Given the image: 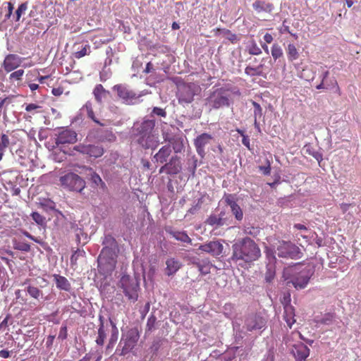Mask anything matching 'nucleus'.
I'll list each match as a JSON object with an SVG mask.
<instances>
[{
  "label": "nucleus",
  "instance_id": "obj_1",
  "mask_svg": "<svg viewBox=\"0 0 361 361\" xmlns=\"http://www.w3.org/2000/svg\"><path fill=\"white\" fill-rule=\"evenodd\" d=\"M133 140L145 149H156L160 142L159 133L155 130V121L152 119L144 120L133 128Z\"/></svg>",
  "mask_w": 361,
  "mask_h": 361
},
{
  "label": "nucleus",
  "instance_id": "obj_2",
  "mask_svg": "<svg viewBox=\"0 0 361 361\" xmlns=\"http://www.w3.org/2000/svg\"><path fill=\"white\" fill-rule=\"evenodd\" d=\"M261 257L258 245L250 237L238 240L232 245L231 259L234 262L243 261L251 263Z\"/></svg>",
  "mask_w": 361,
  "mask_h": 361
},
{
  "label": "nucleus",
  "instance_id": "obj_3",
  "mask_svg": "<svg viewBox=\"0 0 361 361\" xmlns=\"http://www.w3.org/2000/svg\"><path fill=\"white\" fill-rule=\"evenodd\" d=\"M61 185L70 191L81 192L86 183L82 178L75 173H68L59 178Z\"/></svg>",
  "mask_w": 361,
  "mask_h": 361
},
{
  "label": "nucleus",
  "instance_id": "obj_4",
  "mask_svg": "<svg viewBox=\"0 0 361 361\" xmlns=\"http://www.w3.org/2000/svg\"><path fill=\"white\" fill-rule=\"evenodd\" d=\"M139 337L138 331L136 329H130L122 336L117 351H119L121 348V355L129 353L136 345Z\"/></svg>",
  "mask_w": 361,
  "mask_h": 361
},
{
  "label": "nucleus",
  "instance_id": "obj_5",
  "mask_svg": "<svg viewBox=\"0 0 361 361\" xmlns=\"http://www.w3.org/2000/svg\"><path fill=\"white\" fill-rule=\"evenodd\" d=\"M121 287L129 300L135 302L138 298L139 283L135 279L129 276H123L120 280Z\"/></svg>",
  "mask_w": 361,
  "mask_h": 361
},
{
  "label": "nucleus",
  "instance_id": "obj_6",
  "mask_svg": "<svg viewBox=\"0 0 361 361\" xmlns=\"http://www.w3.org/2000/svg\"><path fill=\"white\" fill-rule=\"evenodd\" d=\"M226 92V90L223 87L214 90L206 99L207 104H209L213 109L229 106L230 101Z\"/></svg>",
  "mask_w": 361,
  "mask_h": 361
},
{
  "label": "nucleus",
  "instance_id": "obj_7",
  "mask_svg": "<svg viewBox=\"0 0 361 361\" xmlns=\"http://www.w3.org/2000/svg\"><path fill=\"white\" fill-rule=\"evenodd\" d=\"M277 252L278 256L283 258L299 259L302 255L300 249L290 241L279 242Z\"/></svg>",
  "mask_w": 361,
  "mask_h": 361
},
{
  "label": "nucleus",
  "instance_id": "obj_8",
  "mask_svg": "<svg viewBox=\"0 0 361 361\" xmlns=\"http://www.w3.org/2000/svg\"><path fill=\"white\" fill-rule=\"evenodd\" d=\"M113 90L117 92L118 97L126 104H136L141 97V94H137L128 87L122 84L114 85Z\"/></svg>",
  "mask_w": 361,
  "mask_h": 361
},
{
  "label": "nucleus",
  "instance_id": "obj_9",
  "mask_svg": "<svg viewBox=\"0 0 361 361\" xmlns=\"http://www.w3.org/2000/svg\"><path fill=\"white\" fill-rule=\"evenodd\" d=\"M74 149L82 154L94 158L100 157L104 154V149L100 145H78L74 147Z\"/></svg>",
  "mask_w": 361,
  "mask_h": 361
},
{
  "label": "nucleus",
  "instance_id": "obj_10",
  "mask_svg": "<svg viewBox=\"0 0 361 361\" xmlns=\"http://www.w3.org/2000/svg\"><path fill=\"white\" fill-rule=\"evenodd\" d=\"M182 166L180 157L173 156L169 161L162 166L159 169V173L164 172L169 175H176L181 171Z\"/></svg>",
  "mask_w": 361,
  "mask_h": 361
},
{
  "label": "nucleus",
  "instance_id": "obj_11",
  "mask_svg": "<svg viewBox=\"0 0 361 361\" xmlns=\"http://www.w3.org/2000/svg\"><path fill=\"white\" fill-rule=\"evenodd\" d=\"M213 137L208 133H204L198 135L194 140V145L195 147L197 153L200 157L204 158L206 152L204 150L205 146L211 142Z\"/></svg>",
  "mask_w": 361,
  "mask_h": 361
},
{
  "label": "nucleus",
  "instance_id": "obj_12",
  "mask_svg": "<svg viewBox=\"0 0 361 361\" xmlns=\"http://www.w3.org/2000/svg\"><path fill=\"white\" fill-rule=\"evenodd\" d=\"M77 141V133L71 129H64L59 133L56 138V145L73 144Z\"/></svg>",
  "mask_w": 361,
  "mask_h": 361
},
{
  "label": "nucleus",
  "instance_id": "obj_13",
  "mask_svg": "<svg viewBox=\"0 0 361 361\" xmlns=\"http://www.w3.org/2000/svg\"><path fill=\"white\" fill-rule=\"evenodd\" d=\"M310 276V271L305 269L298 273L297 276H293L291 283L296 289H303L308 284Z\"/></svg>",
  "mask_w": 361,
  "mask_h": 361
},
{
  "label": "nucleus",
  "instance_id": "obj_14",
  "mask_svg": "<svg viewBox=\"0 0 361 361\" xmlns=\"http://www.w3.org/2000/svg\"><path fill=\"white\" fill-rule=\"evenodd\" d=\"M223 245L219 241H209V243L200 245L198 248V250L215 257L220 255L223 252Z\"/></svg>",
  "mask_w": 361,
  "mask_h": 361
},
{
  "label": "nucleus",
  "instance_id": "obj_15",
  "mask_svg": "<svg viewBox=\"0 0 361 361\" xmlns=\"http://www.w3.org/2000/svg\"><path fill=\"white\" fill-rule=\"evenodd\" d=\"M23 59H24L20 57L19 56H18L16 54H8L5 57V59L4 60V63H3V66H4V70L7 73H9V72L15 70L16 68H17L18 67H19L21 65Z\"/></svg>",
  "mask_w": 361,
  "mask_h": 361
},
{
  "label": "nucleus",
  "instance_id": "obj_16",
  "mask_svg": "<svg viewBox=\"0 0 361 361\" xmlns=\"http://www.w3.org/2000/svg\"><path fill=\"white\" fill-rule=\"evenodd\" d=\"M195 93L190 85L183 86L178 92V99L180 104H190L194 100Z\"/></svg>",
  "mask_w": 361,
  "mask_h": 361
},
{
  "label": "nucleus",
  "instance_id": "obj_17",
  "mask_svg": "<svg viewBox=\"0 0 361 361\" xmlns=\"http://www.w3.org/2000/svg\"><path fill=\"white\" fill-rule=\"evenodd\" d=\"M116 260L113 258L106 259L103 255L98 257V268L104 274H111L115 269Z\"/></svg>",
  "mask_w": 361,
  "mask_h": 361
},
{
  "label": "nucleus",
  "instance_id": "obj_18",
  "mask_svg": "<svg viewBox=\"0 0 361 361\" xmlns=\"http://www.w3.org/2000/svg\"><path fill=\"white\" fill-rule=\"evenodd\" d=\"M292 353L297 361H303L309 356L310 349L306 345L300 342L293 345Z\"/></svg>",
  "mask_w": 361,
  "mask_h": 361
},
{
  "label": "nucleus",
  "instance_id": "obj_19",
  "mask_svg": "<svg viewBox=\"0 0 361 361\" xmlns=\"http://www.w3.org/2000/svg\"><path fill=\"white\" fill-rule=\"evenodd\" d=\"M165 273L168 276L174 275L182 267L181 262L173 257H171L166 261Z\"/></svg>",
  "mask_w": 361,
  "mask_h": 361
},
{
  "label": "nucleus",
  "instance_id": "obj_20",
  "mask_svg": "<svg viewBox=\"0 0 361 361\" xmlns=\"http://www.w3.org/2000/svg\"><path fill=\"white\" fill-rule=\"evenodd\" d=\"M171 154V146L166 145L161 147L159 150L154 155L153 159L155 162L163 164L167 161V159Z\"/></svg>",
  "mask_w": 361,
  "mask_h": 361
},
{
  "label": "nucleus",
  "instance_id": "obj_21",
  "mask_svg": "<svg viewBox=\"0 0 361 361\" xmlns=\"http://www.w3.org/2000/svg\"><path fill=\"white\" fill-rule=\"evenodd\" d=\"M225 212H221L219 216L211 214L206 220L205 223L211 226L220 227L224 225V216Z\"/></svg>",
  "mask_w": 361,
  "mask_h": 361
},
{
  "label": "nucleus",
  "instance_id": "obj_22",
  "mask_svg": "<svg viewBox=\"0 0 361 361\" xmlns=\"http://www.w3.org/2000/svg\"><path fill=\"white\" fill-rule=\"evenodd\" d=\"M226 204L230 206L233 214L238 221H241L243 218V213L240 206L233 200L228 197L225 200Z\"/></svg>",
  "mask_w": 361,
  "mask_h": 361
},
{
  "label": "nucleus",
  "instance_id": "obj_23",
  "mask_svg": "<svg viewBox=\"0 0 361 361\" xmlns=\"http://www.w3.org/2000/svg\"><path fill=\"white\" fill-rule=\"evenodd\" d=\"M252 7L257 13L267 12L271 13L274 9V5L271 3H267L264 1L257 0L252 4Z\"/></svg>",
  "mask_w": 361,
  "mask_h": 361
},
{
  "label": "nucleus",
  "instance_id": "obj_24",
  "mask_svg": "<svg viewBox=\"0 0 361 361\" xmlns=\"http://www.w3.org/2000/svg\"><path fill=\"white\" fill-rule=\"evenodd\" d=\"M245 325L247 330L251 331L252 330L262 329L264 326V322L261 318L250 317L247 319Z\"/></svg>",
  "mask_w": 361,
  "mask_h": 361
},
{
  "label": "nucleus",
  "instance_id": "obj_25",
  "mask_svg": "<svg viewBox=\"0 0 361 361\" xmlns=\"http://www.w3.org/2000/svg\"><path fill=\"white\" fill-rule=\"evenodd\" d=\"M283 318L289 328H291L295 322L294 309L292 306L286 305L284 307Z\"/></svg>",
  "mask_w": 361,
  "mask_h": 361
},
{
  "label": "nucleus",
  "instance_id": "obj_26",
  "mask_svg": "<svg viewBox=\"0 0 361 361\" xmlns=\"http://www.w3.org/2000/svg\"><path fill=\"white\" fill-rule=\"evenodd\" d=\"M54 278L56 282V287L60 290L68 291L71 289V283L67 279L59 274H54Z\"/></svg>",
  "mask_w": 361,
  "mask_h": 361
},
{
  "label": "nucleus",
  "instance_id": "obj_27",
  "mask_svg": "<svg viewBox=\"0 0 361 361\" xmlns=\"http://www.w3.org/2000/svg\"><path fill=\"white\" fill-rule=\"evenodd\" d=\"M166 232L169 233L173 238H174L177 240L187 243H192L191 238L184 231H173L170 229L166 230Z\"/></svg>",
  "mask_w": 361,
  "mask_h": 361
},
{
  "label": "nucleus",
  "instance_id": "obj_28",
  "mask_svg": "<svg viewBox=\"0 0 361 361\" xmlns=\"http://www.w3.org/2000/svg\"><path fill=\"white\" fill-rule=\"evenodd\" d=\"M202 275H207L211 272L212 264L208 258L201 260V262L196 267Z\"/></svg>",
  "mask_w": 361,
  "mask_h": 361
},
{
  "label": "nucleus",
  "instance_id": "obj_29",
  "mask_svg": "<svg viewBox=\"0 0 361 361\" xmlns=\"http://www.w3.org/2000/svg\"><path fill=\"white\" fill-rule=\"evenodd\" d=\"M165 141H168L169 142V145H172V147L176 153L181 152L183 150L184 145L183 141L180 138H164Z\"/></svg>",
  "mask_w": 361,
  "mask_h": 361
},
{
  "label": "nucleus",
  "instance_id": "obj_30",
  "mask_svg": "<svg viewBox=\"0 0 361 361\" xmlns=\"http://www.w3.org/2000/svg\"><path fill=\"white\" fill-rule=\"evenodd\" d=\"M287 57L289 61L293 62L299 57V52L293 44H288L286 47Z\"/></svg>",
  "mask_w": 361,
  "mask_h": 361
},
{
  "label": "nucleus",
  "instance_id": "obj_31",
  "mask_svg": "<svg viewBox=\"0 0 361 361\" xmlns=\"http://www.w3.org/2000/svg\"><path fill=\"white\" fill-rule=\"evenodd\" d=\"M106 91L102 86V85H97L93 90V94L96 101L99 103L102 102V99L105 96Z\"/></svg>",
  "mask_w": 361,
  "mask_h": 361
},
{
  "label": "nucleus",
  "instance_id": "obj_32",
  "mask_svg": "<svg viewBox=\"0 0 361 361\" xmlns=\"http://www.w3.org/2000/svg\"><path fill=\"white\" fill-rule=\"evenodd\" d=\"M78 50L75 51L73 55L74 58L79 59L82 57H84L85 56H87L91 52V47L90 44H86L84 46H82L81 48H78Z\"/></svg>",
  "mask_w": 361,
  "mask_h": 361
},
{
  "label": "nucleus",
  "instance_id": "obj_33",
  "mask_svg": "<svg viewBox=\"0 0 361 361\" xmlns=\"http://www.w3.org/2000/svg\"><path fill=\"white\" fill-rule=\"evenodd\" d=\"M99 320H100V325L98 329V336L96 339V343L97 345H103L104 343V341H105L106 335V332L104 329L103 320L101 317L99 318Z\"/></svg>",
  "mask_w": 361,
  "mask_h": 361
},
{
  "label": "nucleus",
  "instance_id": "obj_34",
  "mask_svg": "<svg viewBox=\"0 0 361 361\" xmlns=\"http://www.w3.org/2000/svg\"><path fill=\"white\" fill-rule=\"evenodd\" d=\"M83 108L86 110L87 115L88 118L92 119L94 123L99 124V126H104V124L100 123L95 117L91 102H86V104L84 105Z\"/></svg>",
  "mask_w": 361,
  "mask_h": 361
},
{
  "label": "nucleus",
  "instance_id": "obj_35",
  "mask_svg": "<svg viewBox=\"0 0 361 361\" xmlns=\"http://www.w3.org/2000/svg\"><path fill=\"white\" fill-rule=\"evenodd\" d=\"M118 331L115 325L113 326V330L111 332V337L109 341V343L106 346V350H108L110 348H113L115 343H116L118 340Z\"/></svg>",
  "mask_w": 361,
  "mask_h": 361
},
{
  "label": "nucleus",
  "instance_id": "obj_36",
  "mask_svg": "<svg viewBox=\"0 0 361 361\" xmlns=\"http://www.w3.org/2000/svg\"><path fill=\"white\" fill-rule=\"evenodd\" d=\"M99 255H103L104 258L106 259H111L113 258L114 260H116V255L115 251L113 250L112 247L105 246L101 251V253Z\"/></svg>",
  "mask_w": 361,
  "mask_h": 361
},
{
  "label": "nucleus",
  "instance_id": "obj_37",
  "mask_svg": "<svg viewBox=\"0 0 361 361\" xmlns=\"http://www.w3.org/2000/svg\"><path fill=\"white\" fill-rule=\"evenodd\" d=\"M25 110L26 111L31 113L32 115L43 112L42 107L34 103L27 104L25 106Z\"/></svg>",
  "mask_w": 361,
  "mask_h": 361
},
{
  "label": "nucleus",
  "instance_id": "obj_38",
  "mask_svg": "<svg viewBox=\"0 0 361 361\" xmlns=\"http://www.w3.org/2000/svg\"><path fill=\"white\" fill-rule=\"evenodd\" d=\"M40 206L45 210H55L56 204L50 199H44L39 202Z\"/></svg>",
  "mask_w": 361,
  "mask_h": 361
},
{
  "label": "nucleus",
  "instance_id": "obj_39",
  "mask_svg": "<svg viewBox=\"0 0 361 361\" xmlns=\"http://www.w3.org/2000/svg\"><path fill=\"white\" fill-rule=\"evenodd\" d=\"M27 2H25V3H23L21 4L18 8H17V10L16 11V16H15V20L16 21H19L21 16L25 14V11H27Z\"/></svg>",
  "mask_w": 361,
  "mask_h": 361
},
{
  "label": "nucleus",
  "instance_id": "obj_40",
  "mask_svg": "<svg viewBox=\"0 0 361 361\" xmlns=\"http://www.w3.org/2000/svg\"><path fill=\"white\" fill-rule=\"evenodd\" d=\"M283 50L278 44H274L271 47V56L276 60L283 56Z\"/></svg>",
  "mask_w": 361,
  "mask_h": 361
},
{
  "label": "nucleus",
  "instance_id": "obj_41",
  "mask_svg": "<svg viewBox=\"0 0 361 361\" xmlns=\"http://www.w3.org/2000/svg\"><path fill=\"white\" fill-rule=\"evenodd\" d=\"M13 248L23 252H29L30 250V245L25 242H13Z\"/></svg>",
  "mask_w": 361,
  "mask_h": 361
},
{
  "label": "nucleus",
  "instance_id": "obj_42",
  "mask_svg": "<svg viewBox=\"0 0 361 361\" xmlns=\"http://www.w3.org/2000/svg\"><path fill=\"white\" fill-rule=\"evenodd\" d=\"M102 244L105 245V246H108L110 247H116L117 245L115 238L111 235H107L104 236Z\"/></svg>",
  "mask_w": 361,
  "mask_h": 361
},
{
  "label": "nucleus",
  "instance_id": "obj_43",
  "mask_svg": "<svg viewBox=\"0 0 361 361\" xmlns=\"http://www.w3.org/2000/svg\"><path fill=\"white\" fill-rule=\"evenodd\" d=\"M157 318L154 315L152 314L150 315L147 322L146 324V331H152L155 328Z\"/></svg>",
  "mask_w": 361,
  "mask_h": 361
},
{
  "label": "nucleus",
  "instance_id": "obj_44",
  "mask_svg": "<svg viewBox=\"0 0 361 361\" xmlns=\"http://www.w3.org/2000/svg\"><path fill=\"white\" fill-rule=\"evenodd\" d=\"M336 317L334 312H329L325 314L320 320V323L322 324H329L333 322Z\"/></svg>",
  "mask_w": 361,
  "mask_h": 361
},
{
  "label": "nucleus",
  "instance_id": "obj_45",
  "mask_svg": "<svg viewBox=\"0 0 361 361\" xmlns=\"http://www.w3.org/2000/svg\"><path fill=\"white\" fill-rule=\"evenodd\" d=\"M27 291L31 297L35 299H37L40 296V295H42L41 290L35 286H29L27 287Z\"/></svg>",
  "mask_w": 361,
  "mask_h": 361
},
{
  "label": "nucleus",
  "instance_id": "obj_46",
  "mask_svg": "<svg viewBox=\"0 0 361 361\" xmlns=\"http://www.w3.org/2000/svg\"><path fill=\"white\" fill-rule=\"evenodd\" d=\"M24 74V71L23 69H18L9 75V79L11 81H18L22 79V77Z\"/></svg>",
  "mask_w": 361,
  "mask_h": 361
},
{
  "label": "nucleus",
  "instance_id": "obj_47",
  "mask_svg": "<svg viewBox=\"0 0 361 361\" xmlns=\"http://www.w3.org/2000/svg\"><path fill=\"white\" fill-rule=\"evenodd\" d=\"M31 216L32 219L39 225H43L45 222V218L37 212H32Z\"/></svg>",
  "mask_w": 361,
  "mask_h": 361
},
{
  "label": "nucleus",
  "instance_id": "obj_48",
  "mask_svg": "<svg viewBox=\"0 0 361 361\" xmlns=\"http://www.w3.org/2000/svg\"><path fill=\"white\" fill-rule=\"evenodd\" d=\"M252 104L254 106V115L256 121L257 117L260 118L262 116V109L257 102L253 101Z\"/></svg>",
  "mask_w": 361,
  "mask_h": 361
},
{
  "label": "nucleus",
  "instance_id": "obj_49",
  "mask_svg": "<svg viewBox=\"0 0 361 361\" xmlns=\"http://www.w3.org/2000/svg\"><path fill=\"white\" fill-rule=\"evenodd\" d=\"M245 74L250 75V76H255V75H259L261 73V71L259 70L258 68H253L251 66H247L245 69Z\"/></svg>",
  "mask_w": 361,
  "mask_h": 361
},
{
  "label": "nucleus",
  "instance_id": "obj_50",
  "mask_svg": "<svg viewBox=\"0 0 361 361\" xmlns=\"http://www.w3.org/2000/svg\"><path fill=\"white\" fill-rule=\"evenodd\" d=\"M224 34L226 36V38L231 42L232 43H235L238 41V38L237 35L234 33H232L229 30H226L224 31Z\"/></svg>",
  "mask_w": 361,
  "mask_h": 361
},
{
  "label": "nucleus",
  "instance_id": "obj_51",
  "mask_svg": "<svg viewBox=\"0 0 361 361\" xmlns=\"http://www.w3.org/2000/svg\"><path fill=\"white\" fill-rule=\"evenodd\" d=\"M248 52L252 55H259L262 53V51L261 49L255 43H253L251 46H250Z\"/></svg>",
  "mask_w": 361,
  "mask_h": 361
},
{
  "label": "nucleus",
  "instance_id": "obj_52",
  "mask_svg": "<svg viewBox=\"0 0 361 361\" xmlns=\"http://www.w3.org/2000/svg\"><path fill=\"white\" fill-rule=\"evenodd\" d=\"M91 180L97 185H104V183L103 182V180L101 178V177L97 173H95V172H94L91 175Z\"/></svg>",
  "mask_w": 361,
  "mask_h": 361
},
{
  "label": "nucleus",
  "instance_id": "obj_53",
  "mask_svg": "<svg viewBox=\"0 0 361 361\" xmlns=\"http://www.w3.org/2000/svg\"><path fill=\"white\" fill-rule=\"evenodd\" d=\"M152 113L154 115L164 118L166 116V111L164 109L159 107H154Z\"/></svg>",
  "mask_w": 361,
  "mask_h": 361
},
{
  "label": "nucleus",
  "instance_id": "obj_54",
  "mask_svg": "<svg viewBox=\"0 0 361 361\" xmlns=\"http://www.w3.org/2000/svg\"><path fill=\"white\" fill-rule=\"evenodd\" d=\"M259 171H261L264 175H269L271 173V164L269 161H267V166H259Z\"/></svg>",
  "mask_w": 361,
  "mask_h": 361
},
{
  "label": "nucleus",
  "instance_id": "obj_55",
  "mask_svg": "<svg viewBox=\"0 0 361 361\" xmlns=\"http://www.w3.org/2000/svg\"><path fill=\"white\" fill-rule=\"evenodd\" d=\"M67 338V327L66 326H61L59 334V338H61V340H64Z\"/></svg>",
  "mask_w": 361,
  "mask_h": 361
},
{
  "label": "nucleus",
  "instance_id": "obj_56",
  "mask_svg": "<svg viewBox=\"0 0 361 361\" xmlns=\"http://www.w3.org/2000/svg\"><path fill=\"white\" fill-rule=\"evenodd\" d=\"M0 142L6 148L8 147L9 145V138L8 135L6 134H2L0 137Z\"/></svg>",
  "mask_w": 361,
  "mask_h": 361
},
{
  "label": "nucleus",
  "instance_id": "obj_57",
  "mask_svg": "<svg viewBox=\"0 0 361 361\" xmlns=\"http://www.w3.org/2000/svg\"><path fill=\"white\" fill-rule=\"evenodd\" d=\"M188 260V264L193 265L195 267H197V264H199L201 262V260L195 257H189Z\"/></svg>",
  "mask_w": 361,
  "mask_h": 361
},
{
  "label": "nucleus",
  "instance_id": "obj_58",
  "mask_svg": "<svg viewBox=\"0 0 361 361\" xmlns=\"http://www.w3.org/2000/svg\"><path fill=\"white\" fill-rule=\"evenodd\" d=\"M286 20L283 21V25L279 29L281 34L290 33L289 27L285 25Z\"/></svg>",
  "mask_w": 361,
  "mask_h": 361
},
{
  "label": "nucleus",
  "instance_id": "obj_59",
  "mask_svg": "<svg viewBox=\"0 0 361 361\" xmlns=\"http://www.w3.org/2000/svg\"><path fill=\"white\" fill-rule=\"evenodd\" d=\"M7 5H8V13L6 14L5 17L6 19H8V18H10V17L13 13V5L11 2H8Z\"/></svg>",
  "mask_w": 361,
  "mask_h": 361
},
{
  "label": "nucleus",
  "instance_id": "obj_60",
  "mask_svg": "<svg viewBox=\"0 0 361 361\" xmlns=\"http://www.w3.org/2000/svg\"><path fill=\"white\" fill-rule=\"evenodd\" d=\"M242 142L248 149H250V139L247 135H243Z\"/></svg>",
  "mask_w": 361,
  "mask_h": 361
},
{
  "label": "nucleus",
  "instance_id": "obj_61",
  "mask_svg": "<svg viewBox=\"0 0 361 361\" xmlns=\"http://www.w3.org/2000/svg\"><path fill=\"white\" fill-rule=\"evenodd\" d=\"M63 90L62 87L53 88L51 90L52 94L54 96H60L63 94Z\"/></svg>",
  "mask_w": 361,
  "mask_h": 361
},
{
  "label": "nucleus",
  "instance_id": "obj_62",
  "mask_svg": "<svg viewBox=\"0 0 361 361\" xmlns=\"http://www.w3.org/2000/svg\"><path fill=\"white\" fill-rule=\"evenodd\" d=\"M149 307H150V303H149V302H147L145 304V307H144L143 310H142L140 311V312H141V314L143 315V317H145V314L149 312Z\"/></svg>",
  "mask_w": 361,
  "mask_h": 361
},
{
  "label": "nucleus",
  "instance_id": "obj_63",
  "mask_svg": "<svg viewBox=\"0 0 361 361\" xmlns=\"http://www.w3.org/2000/svg\"><path fill=\"white\" fill-rule=\"evenodd\" d=\"M24 235H25L26 237H27L28 238L31 239L32 240H33V241H35V242H36V243H39V244H41V243H42V242H41L39 240H38L37 238H35L33 235H32L30 233H28V232H27V231H25V232L24 233Z\"/></svg>",
  "mask_w": 361,
  "mask_h": 361
},
{
  "label": "nucleus",
  "instance_id": "obj_64",
  "mask_svg": "<svg viewBox=\"0 0 361 361\" xmlns=\"http://www.w3.org/2000/svg\"><path fill=\"white\" fill-rule=\"evenodd\" d=\"M264 39L267 43L270 44L273 41V37L271 34L266 33L264 36Z\"/></svg>",
  "mask_w": 361,
  "mask_h": 361
}]
</instances>
